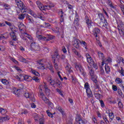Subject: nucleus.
I'll use <instances>...</instances> for the list:
<instances>
[{
    "label": "nucleus",
    "instance_id": "1",
    "mask_svg": "<svg viewBox=\"0 0 124 124\" xmlns=\"http://www.w3.org/2000/svg\"><path fill=\"white\" fill-rule=\"evenodd\" d=\"M36 4L39 9L40 10H50L51 9L52 7H54V5H52L51 3H48L46 4L45 5H43V4H42L41 2L39 1H36Z\"/></svg>",
    "mask_w": 124,
    "mask_h": 124
},
{
    "label": "nucleus",
    "instance_id": "2",
    "mask_svg": "<svg viewBox=\"0 0 124 124\" xmlns=\"http://www.w3.org/2000/svg\"><path fill=\"white\" fill-rule=\"evenodd\" d=\"M40 33V32H39V31L36 32V37L40 40H43V41H49V40L54 39V37H55V36L51 35H47V37H46L41 35H39Z\"/></svg>",
    "mask_w": 124,
    "mask_h": 124
},
{
    "label": "nucleus",
    "instance_id": "3",
    "mask_svg": "<svg viewBox=\"0 0 124 124\" xmlns=\"http://www.w3.org/2000/svg\"><path fill=\"white\" fill-rule=\"evenodd\" d=\"M15 1L18 8H19V9H21L23 13H24V12H27L26 6H25V5H24V3L21 0H15Z\"/></svg>",
    "mask_w": 124,
    "mask_h": 124
},
{
    "label": "nucleus",
    "instance_id": "4",
    "mask_svg": "<svg viewBox=\"0 0 124 124\" xmlns=\"http://www.w3.org/2000/svg\"><path fill=\"white\" fill-rule=\"evenodd\" d=\"M37 68L39 69H45V66L46 65V59H42L37 61Z\"/></svg>",
    "mask_w": 124,
    "mask_h": 124
},
{
    "label": "nucleus",
    "instance_id": "5",
    "mask_svg": "<svg viewBox=\"0 0 124 124\" xmlns=\"http://www.w3.org/2000/svg\"><path fill=\"white\" fill-rule=\"evenodd\" d=\"M31 51H39L40 49L39 45L35 42L31 43Z\"/></svg>",
    "mask_w": 124,
    "mask_h": 124
},
{
    "label": "nucleus",
    "instance_id": "6",
    "mask_svg": "<svg viewBox=\"0 0 124 124\" xmlns=\"http://www.w3.org/2000/svg\"><path fill=\"white\" fill-rule=\"evenodd\" d=\"M24 96L26 97V98H30V100H31L33 102L35 101V99L33 96V93H30L29 92H26L24 93Z\"/></svg>",
    "mask_w": 124,
    "mask_h": 124
},
{
    "label": "nucleus",
    "instance_id": "7",
    "mask_svg": "<svg viewBox=\"0 0 124 124\" xmlns=\"http://www.w3.org/2000/svg\"><path fill=\"white\" fill-rule=\"evenodd\" d=\"M84 88L86 90V93L88 97H92V91H91V89H90V85H89V83H86L84 85Z\"/></svg>",
    "mask_w": 124,
    "mask_h": 124
},
{
    "label": "nucleus",
    "instance_id": "8",
    "mask_svg": "<svg viewBox=\"0 0 124 124\" xmlns=\"http://www.w3.org/2000/svg\"><path fill=\"white\" fill-rule=\"evenodd\" d=\"M39 88L41 90V92L43 90L42 89H45L46 95L50 94V90L48 89V86H47L46 83H44L43 85L40 86Z\"/></svg>",
    "mask_w": 124,
    "mask_h": 124
},
{
    "label": "nucleus",
    "instance_id": "9",
    "mask_svg": "<svg viewBox=\"0 0 124 124\" xmlns=\"http://www.w3.org/2000/svg\"><path fill=\"white\" fill-rule=\"evenodd\" d=\"M76 68L77 70H79V71L82 73L83 76H86V73L84 72V69H83V67L82 65L80 64L76 65Z\"/></svg>",
    "mask_w": 124,
    "mask_h": 124
},
{
    "label": "nucleus",
    "instance_id": "10",
    "mask_svg": "<svg viewBox=\"0 0 124 124\" xmlns=\"http://www.w3.org/2000/svg\"><path fill=\"white\" fill-rule=\"evenodd\" d=\"M74 24L76 30H78L79 27V17L77 15L75 16Z\"/></svg>",
    "mask_w": 124,
    "mask_h": 124
},
{
    "label": "nucleus",
    "instance_id": "11",
    "mask_svg": "<svg viewBox=\"0 0 124 124\" xmlns=\"http://www.w3.org/2000/svg\"><path fill=\"white\" fill-rule=\"evenodd\" d=\"M86 58H87V62H88V63H89L90 65L93 66V59H92V57H91V55L87 53Z\"/></svg>",
    "mask_w": 124,
    "mask_h": 124
},
{
    "label": "nucleus",
    "instance_id": "12",
    "mask_svg": "<svg viewBox=\"0 0 124 124\" xmlns=\"http://www.w3.org/2000/svg\"><path fill=\"white\" fill-rule=\"evenodd\" d=\"M93 33L94 36H95L96 40L98 41V38L97 37H98V35L100 33V30L98 28H95L93 30Z\"/></svg>",
    "mask_w": 124,
    "mask_h": 124
},
{
    "label": "nucleus",
    "instance_id": "13",
    "mask_svg": "<svg viewBox=\"0 0 124 124\" xmlns=\"http://www.w3.org/2000/svg\"><path fill=\"white\" fill-rule=\"evenodd\" d=\"M40 93L41 98L43 99V100L44 101V102H45V103L49 102V99H48L47 97H46V96H45V95H44V93H43L42 92L40 91Z\"/></svg>",
    "mask_w": 124,
    "mask_h": 124
},
{
    "label": "nucleus",
    "instance_id": "14",
    "mask_svg": "<svg viewBox=\"0 0 124 124\" xmlns=\"http://www.w3.org/2000/svg\"><path fill=\"white\" fill-rule=\"evenodd\" d=\"M80 43V40L78 39H74L73 41V45L75 47H76L77 49L79 48L80 45H79Z\"/></svg>",
    "mask_w": 124,
    "mask_h": 124
},
{
    "label": "nucleus",
    "instance_id": "15",
    "mask_svg": "<svg viewBox=\"0 0 124 124\" xmlns=\"http://www.w3.org/2000/svg\"><path fill=\"white\" fill-rule=\"evenodd\" d=\"M29 11H30V14H31V16H33V17H34V18H40V19L42 18V16H41V15H40V16H39V14L36 15L35 14V13H34V12H33L31 10H30Z\"/></svg>",
    "mask_w": 124,
    "mask_h": 124
},
{
    "label": "nucleus",
    "instance_id": "16",
    "mask_svg": "<svg viewBox=\"0 0 124 124\" xmlns=\"http://www.w3.org/2000/svg\"><path fill=\"white\" fill-rule=\"evenodd\" d=\"M85 21L88 28H91L92 27V20H90V18H89V17L86 16Z\"/></svg>",
    "mask_w": 124,
    "mask_h": 124
},
{
    "label": "nucleus",
    "instance_id": "17",
    "mask_svg": "<svg viewBox=\"0 0 124 124\" xmlns=\"http://www.w3.org/2000/svg\"><path fill=\"white\" fill-rule=\"evenodd\" d=\"M9 37V33H5L0 36V39H7Z\"/></svg>",
    "mask_w": 124,
    "mask_h": 124
},
{
    "label": "nucleus",
    "instance_id": "18",
    "mask_svg": "<svg viewBox=\"0 0 124 124\" xmlns=\"http://www.w3.org/2000/svg\"><path fill=\"white\" fill-rule=\"evenodd\" d=\"M76 121L77 122V124H86V123H85L83 119L80 117L76 118Z\"/></svg>",
    "mask_w": 124,
    "mask_h": 124
},
{
    "label": "nucleus",
    "instance_id": "19",
    "mask_svg": "<svg viewBox=\"0 0 124 124\" xmlns=\"http://www.w3.org/2000/svg\"><path fill=\"white\" fill-rule=\"evenodd\" d=\"M97 54H98L99 59H100V60H102V61H103L105 58V57L104 56V54L101 51H98Z\"/></svg>",
    "mask_w": 124,
    "mask_h": 124
},
{
    "label": "nucleus",
    "instance_id": "20",
    "mask_svg": "<svg viewBox=\"0 0 124 124\" xmlns=\"http://www.w3.org/2000/svg\"><path fill=\"white\" fill-rule=\"evenodd\" d=\"M10 35L13 40L15 41L17 40V36H16V34H15V32H11Z\"/></svg>",
    "mask_w": 124,
    "mask_h": 124
},
{
    "label": "nucleus",
    "instance_id": "21",
    "mask_svg": "<svg viewBox=\"0 0 124 124\" xmlns=\"http://www.w3.org/2000/svg\"><path fill=\"white\" fill-rule=\"evenodd\" d=\"M23 35L24 36H26V37H27V38H28V39H29V40L31 41V42H32V41H33V38H32V37H31V36L29 35L28 33H24Z\"/></svg>",
    "mask_w": 124,
    "mask_h": 124
},
{
    "label": "nucleus",
    "instance_id": "22",
    "mask_svg": "<svg viewBox=\"0 0 124 124\" xmlns=\"http://www.w3.org/2000/svg\"><path fill=\"white\" fill-rule=\"evenodd\" d=\"M61 18L60 19L61 24V25H64V19L63 18V12H62V11H61Z\"/></svg>",
    "mask_w": 124,
    "mask_h": 124
},
{
    "label": "nucleus",
    "instance_id": "23",
    "mask_svg": "<svg viewBox=\"0 0 124 124\" xmlns=\"http://www.w3.org/2000/svg\"><path fill=\"white\" fill-rule=\"evenodd\" d=\"M18 28L20 31H25V30H26V26H25L22 23L19 24L18 25Z\"/></svg>",
    "mask_w": 124,
    "mask_h": 124
},
{
    "label": "nucleus",
    "instance_id": "24",
    "mask_svg": "<svg viewBox=\"0 0 124 124\" xmlns=\"http://www.w3.org/2000/svg\"><path fill=\"white\" fill-rule=\"evenodd\" d=\"M105 69L107 74H109L110 73L111 69H110V67H109V66L107 64H106L105 66Z\"/></svg>",
    "mask_w": 124,
    "mask_h": 124
},
{
    "label": "nucleus",
    "instance_id": "25",
    "mask_svg": "<svg viewBox=\"0 0 124 124\" xmlns=\"http://www.w3.org/2000/svg\"><path fill=\"white\" fill-rule=\"evenodd\" d=\"M24 80L28 81V82H31V81L32 80V78H31V77L25 75L24 76Z\"/></svg>",
    "mask_w": 124,
    "mask_h": 124
},
{
    "label": "nucleus",
    "instance_id": "26",
    "mask_svg": "<svg viewBox=\"0 0 124 124\" xmlns=\"http://www.w3.org/2000/svg\"><path fill=\"white\" fill-rule=\"evenodd\" d=\"M103 62H105V64H108V63L111 62V58H105L103 60Z\"/></svg>",
    "mask_w": 124,
    "mask_h": 124
},
{
    "label": "nucleus",
    "instance_id": "27",
    "mask_svg": "<svg viewBox=\"0 0 124 124\" xmlns=\"http://www.w3.org/2000/svg\"><path fill=\"white\" fill-rule=\"evenodd\" d=\"M31 73H32L33 74H34V75H35L36 76H40V75L39 72L34 70L33 69H31Z\"/></svg>",
    "mask_w": 124,
    "mask_h": 124
},
{
    "label": "nucleus",
    "instance_id": "28",
    "mask_svg": "<svg viewBox=\"0 0 124 124\" xmlns=\"http://www.w3.org/2000/svg\"><path fill=\"white\" fill-rule=\"evenodd\" d=\"M97 77L95 75H93V76H91V79L94 83H96L97 82V80H96Z\"/></svg>",
    "mask_w": 124,
    "mask_h": 124
},
{
    "label": "nucleus",
    "instance_id": "29",
    "mask_svg": "<svg viewBox=\"0 0 124 124\" xmlns=\"http://www.w3.org/2000/svg\"><path fill=\"white\" fill-rule=\"evenodd\" d=\"M103 27L106 29H108V23H107L106 19H104V21L103 22Z\"/></svg>",
    "mask_w": 124,
    "mask_h": 124
},
{
    "label": "nucleus",
    "instance_id": "30",
    "mask_svg": "<svg viewBox=\"0 0 124 124\" xmlns=\"http://www.w3.org/2000/svg\"><path fill=\"white\" fill-rule=\"evenodd\" d=\"M65 68L66 70L68 71V72L70 73L72 72V70H71V66H70V65L69 64H67V65L65 66Z\"/></svg>",
    "mask_w": 124,
    "mask_h": 124
},
{
    "label": "nucleus",
    "instance_id": "31",
    "mask_svg": "<svg viewBox=\"0 0 124 124\" xmlns=\"http://www.w3.org/2000/svg\"><path fill=\"white\" fill-rule=\"evenodd\" d=\"M71 77H72V83L74 84V85L77 84V82H78V81H77L76 78H75V77H73V76H72Z\"/></svg>",
    "mask_w": 124,
    "mask_h": 124
},
{
    "label": "nucleus",
    "instance_id": "32",
    "mask_svg": "<svg viewBox=\"0 0 124 124\" xmlns=\"http://www.w3.org/2000/svg\"><path fill=\"white\" fill-rule=\"evenodd\" d=\"M47 81L52 86H54V85H55V81L52 80V78H51V77L48 78Z\"/></svg>",
    "mask_w": 124,
    "mask_h": 124
},
{
    "label": "nucleus",
    "instance_id": "33",
    "mask_svg": "<svg viewBox=\"0 0 124 124\" xmlns=\"http://www.w3.org/2000/svg\"><path fill=\"white\" fill-rule=\"evenodd\" d=\"M74 54H75L76 56L78 57V58H82V56H81V54H80V53L78 52L77 50H74L73 51Z\"/></svg>",
    "mask_w": 124,
    "mask_h": 124
},
{
    "label": "nucleus",
    "instance_id": "34",
    "mask_svg": "<svg viewBox=\"0 0 124 124\" xmlns=\"http://www.w3.org/2000/svg\"><path fill=\"white\" fill-rule=\"evenodd\" d=\"M108 116L109 117L110 122H112L114 119V113L113 112L109 113Z\"/></svg>",
    "mask_w": 124,
    "mask_h": 124
},
{
    "label": "nucleus",
    "instance_id": "35",
    "mask_svg": "<svg viewBox=\"0 0 124 124\" xmlns=\"http://www.w3.org/2000/svg\"><path fill=\"white\" fill-rule=\"evenodd\" d=\"M32 117L34 118L35 121H38V119H39V117H38V115L37 113H33L32 114Z\"/></svg>",
    "mask_w": 124,
    "mask_h": 124
},
{
    "label": "nucleus",
    "instance_id": "36",
    "mask_svg": "<svg viewBox=\"0 0 124 124\" xmlns=\"http://www.w3.org/2000/svg\"><path fill=\"white\" fill-rule=\"evenodd\" d=\"M115 82L117 83V84H122V83H123V80L119 78H117L115 79Z\"/></svg>",
    "mask_w": 124,
    "mask_h": 124
},
{
    "label": "nucleus",
    "instance_id": "37",
    "mask_svg": "<svg viewBox=\"0 0 124 124\" xmlns=\"http://www.w3.org/2000/svg\"><path fill=\"white\" fill-rule=\"evenodd\" d=\"M3 7H4L5 9H6L7 10H8V9H10V5L7 4L3 3Z\"/></svg>",
    "mask_w": 124,
    "mask_h": 124
},
{
    "label": "nucleus",
    "instance_id": "38",
    "mask_svg": "<svg viewBox=\"0 0 124 124\" xmlns=\"http://www.w3.org/2000/svg\"><path fill=\"white\" fill-rule=\"evenodd\" d=\"M12 93H14V94H18V89H16L15 87L13 88L12 91Z\"/></svg>",
    "mask_w": 124,
    "mask_h": 124
},
{
    "label": "nucleus",
    "instance_id": "39",
    "mask_svg": "<svg viewBox=\"0 0 124 124\" xmlns=\"http://www.w3.org/2000/svg\"><path fill=\"white\" fill-rule=\"evenodd\" d=\"M26 19L28 20V21H29V22H30L31 23H32V22H33V20L31 18V16L29 15H27V16H26Z\"/></svg>",
    "mask_w": 124,
    "mask_h": 124
},
{
    "label": "nucleus",
    "instance_id": "40",
    "mask_svg": "<svg viewBox=\"0 0 124 124\" xmlns=\"http://www.w3.org/2000/svg\"><path fill=\"white\" fill-rule=\"evenodd\" d=\"M46 104H47L48 107H50V108H53L54 107V105H53V103L52 102H50L48 100V102L47 103H46Z\"/></svg>",
    "mask_w": 124,
    "mask_h": 124
},
{
    "label": "nucleus",
    "instance_id": "41",
    "mask_svg": "<svg viewBox=\"0 0 124 124\" xmlns=\"http://www.w3.org/2000/svg\"><path fill=\"white\" fill-rule=\"evenodd\" d=\"M10 29L12 31V32H15L17 31V28L15 27V26H11Z\"/></svg>",
    "mask_w": 124,
    "mask_h": 124
},
{
    "label": "nucleus",
    "instance_id": "42",
    "mask_svg": "<svg viewBox=\"0 0 124 124\" xmlns=\"http://www.w3.org/2000/svg\"><path fill=\"white\" fill-rule=\"evenodd\" d=\"M118 31H119V33L120 35L124 37V30H123V29H120V28H118Z\"/></svg>",
    "mask_w": 124,
    "mask_h": 124
},
{
    "label": "nucleus",
    "instance_id": "43",
    "mask_svg": "<svg viewBox=\"0 0 124 124\" xmlns=\"http://www.w3.org/2000/svg\"><path fill=\"white\" fill-rule=\"evenodd\" d=\"M119 6L120 7V8L124 15V4H119Z\"/></svg>",
    "mask_w": 124,
    "mask_h": 124
},
{
    "label": "nucleus",
    "instance_id": "44",
    "mask_svg": "<svg viewBox=\"0 0 124 124\" xmlns=\"http://www.w3.org/2000/svg\"><path fill=\"white\" fill-rule=\"evenodd\" d=\"M98 16H99V17L101 21H102V22L103 20H104H104H105V19L104 18V16H103V14H99Z\"/></svg>",
    "mask_w": 124,
    "mask_h": 124
},
{
    "label": "nucleus",
    "instance_id": "45",
    "mask_svg": "<svg viewBox=\"0 0 124 124\" xmlns=\"http://www.w3.org/2000/svg\"><path fill=\"white\" fill-rule=\"evenodd\" d=\"M21 38L23 39V40H25L27 44H30V42H28V40L27 39V38H26V36L24 35V33L23 35L21 36Z\"/></svg>",
    "mask_w": 124,
    "mask_h": 124
},
{
    "label": "nucleus",
    "instance_id": "46",
    "mask_svg": "<svg viewBox=\"0 0 124 124\" xmlns=\"http://www.w3.org/2000/svg\"><path fill=\"white\" fill-rule=\"evenodd\" d=\"M54 56L55 57H56V58H57V59H60V58H61V57L60 56V55L59 54L58 50H56L55 51Z\"/></svg>",
    "mask_w": 124,
    "mask_h": 124
},
{
    "label": "nucleus",
    "instance_id": "47",
    "mask_svg": "<svg viewBox=\"0 0 124 124\" xmlns=\"http://www.w3.org/2000/svg\"><path fill=\"white\" fill-rule=\"evenodd\" d=\"M46 114L48 115V117H49L50 118H53V114H52V113L50 112L49 110H46Z\"/></svg>",
    "mask_w": 124,
    "mask_h": 124
},
{
    "label": "nucleus",
    "instance_id": "48",
    "mask_svg": "<svg viewBox=\"0 0 124 124\" xmlns=\"http://www.w3.org/2000/svg\"><path fill=\"white\" fill-rule=\"evenodd\" d=\"M1 120L2 122H5V121H8V120H9V117H8V116L1 117Z\"/></svg>",
    "mask_w": 124,
    "mask_h": 124
},
{
    "label": "nucleus",
    "instance_id": "49",
    "mask_svg": "<svg viewBox=\"0 0 124 124\" xmlns=\"http://www.w3.org/2000/svg\"><path fill=\"white\" fill-rule=\"evenodd\" d=\"M100 103L101 105V107H102V108H104V107H105V105L104 104V102H103V101L102 100H100Z\"/></svg>",
    "mask_w": 124,
    "mask_h": 124
},
{
    "label": "nucleus",
    "instance_id": "50",
    "mask_svg": "<svg viewBox=\"0 0 124 124\" xmlns=\"http://www.w3.org/2000/svg\"><path fill=\"white\" fill-rule=\"evenodd\" d=\"M95 97L97 99H99L101 97V94L98 93H95Z\"/></svg>",
    "mask_w": 124,
    "mask_h": 124
},
{
    "label": "nucleus",
    "instance_id": "51",
    "mask_svg": "<svg viewBox=\"0 0 124 124\" xmlns=\"http://www.w3.org/2000/svg\"><path fill=\"white\" fill-rule=\"evenodd\" d=\"M9 59H10V60H11V61H12L14 62H15V63H16V64L18 63V61H16V60H15V59H14L11 57H10Z\"/></svg>",
    "mask_w": 124,
    "mask_h": 124
},
{
    "label": "nucleus",
    "instance_id": "52",
    "mask_svg": "<svg viewBox=\"0 0 124 124\" xmlns=\"http://www.w3.org/2000/svg\"><path fill=\"white\" fill-rule=\"evenodd\" d=\"M18 18L20 20H24V19H25V14H21L19 15Z\"/></svg>",
    "mask_w": 124,
    "mask_h": 124
},
{
    "label": "nucleus",
    "instance_id": "53",
    "mask_svg": "<svg viewBox=\"0 0 124 124\" xmlns=\"http://www.w3.org/2000/svg\"><path fill=\"white\" fill-rule=\"evenodd\" d=\"M107 2L108 3V4L109 5L110 7L114 8V6H113V5L112 4L110 0H107Z\"/></svg>",
    "mask_w": 124,
    "mask_h": 124
},
{
    "label": "nucleus",
    "instance_id": "54",
    "mask_svg": "<svg viewBox=\"0 0 124 124\" xmlns=\"http://www.w3.org/2000/svg\"><path fill=\"white\" fill-rule=\"evenodd\" d=\"M112 90L114 92H117L118 91V88L117 87V86L116 85H112Z\"/></svg>",
    "mask_w": 124,
    "mask_h": 124
},
{
    "label": "nucleus",
    "instance_id": "55",
    "mask_svg": "<svg viewBox=\"0 0 124 124\" xmlns=\"http://www.w3.org/2000/svg\"><path fill=\"white\" fill-rule=\"evenodd\" d=\"M57 109L58 110H59L60 112H61V113H62V115H64V112H63V111H62V108L58 107Z\"/></svg>",
    "mask_w": 124,
    "mask_h": 124
},
{
    "label": "nucleus",
    "instance_id": "56",
    "mask_svg": "<svg viewBox=\"0 0 124 124\" xmlns=\"http://www.w3.org/2000/svg\"><path fill=\"white\" fill-rule=\"evenodd\" d=\"M32 80H34V81H35V82H39V79H38L37 77H34L32 78Z\"/></svg>",
    "mask_w": 124,
    "mask_h": 124
},
{
    "label": "nucleus",
    "instance_id": "57",
    "mask_svg": "<svg viewBox=\"0 0 124 124\" xmlns=\"http://www.w3.org/2000/svg\"><path fill=\"white\" fill-rule=\"evenodd\" d=\"M59 27H56V29L54 30H53V31H54V32H55V33H59L60 32V31H59Z\"/></svg>",
    "mask_w": 124,
    "mask_h": 124
},
{
    "label": "nucleus",
    "instance_id": "58",
    "mask_svg": "<svg viewBox=\"0 0 124 124\" xmlns=\"http://www.w3.org/2000/svg\"><path fill=\"white\" fill-rule=\"evenodd\" d=\"M89 73L91 75V76H93V75H94V72L93 71V69H91L90 71H89Z\"/></svg>",
    "mask_w": 124,
    "mask_h": 124
},
{
    "label": "nucleus",
    "instance_id": "59",
    "mask_svg": "<svg viewBox=\"0 0 124 124\" xmlns=\"http://www.w3.org/2000/svg\"><path fill=\"white\" fill-rule=\"evenodd\" d=\"M120 73H121L122 76H124V70L122 67H121V70L120 71Z\"/></svg>",
    "mask_w": 124,
    "mask_h": 124
},
{
    "label": "nucleus",
    "instance_id": "60",
    "mask_svg": "<svg viewBox=\"0 0 124 124\" xmlns=\"http://www.w3.org/2000/svg\"><path fill=\"white\" fill-rule=\"evenodd\" d=\"M118 106L119 108H123L124 107V105H123V103L121 102H119L118 103Z\"/></svg>",
    "mask_w": 124,
    "mask_h": 124
},
{
    "label": "nucleus",
    "instance_id": "61",
    "mask_svg": "<svg viewBox=\"0 0 124 124\" xmlns=\"http://www.w3.org/2000/svg\"><path fill=\"white\" fill-rule=\"evenodd\" d=\"M0 113H1V114L5 113V109L3 108H0Z\"/></svg>",
    "mask_w": 124,
    "mask_h": 124
},
{
    "label": "nucleus",
    "instance_id": "62",
    "mask_svg": "<svg viewBox=\"0 0 124 124\" xmlns=\"http://www.w3.org/2000/svg\"><path fill=\"white\" fill-rule=\"evenodd\" d=\"M1 82L4 84V85H6L7 84V81L5 79H1Z\"/></svg>",
    "mask_w": 124,
    "mask_h": 124
},
{
    "label": "nucleus",
    "instance_id": "63",
    "mask_svg": "<svg viewBox=\"0 0 124 124\" xmlns=\"http://www.w3.org/2000/svg\"><path fill=\"white\" fill-rule=\"evenodd\" d=\"M28 113H29V112L27 110H22L21 114L22 115H23V114H24L25 115H27V114H28Z\"/></svg>",
    "mask_w": 124,
    "mask_h": 124
},
{
    "label": "nucleus",
    "instance_id": "64",
    "mask_svg": "<svg viewBox=\"0 0 124 124\" xmlns=\"http://www.w3.org/2000/svg\"><path fill=\"white\" fill-rule=\"evenodd\" d=\"M40 124H44V120L43 119L41 118L40 119Z\"/></svg>",
    "mask_w": 124,
    "mask_h": 124
}]
</instances>
